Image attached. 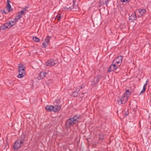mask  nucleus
I'll return each mask as SVG.
<instances>
[{"label": "nucleus", "mask_w": 151, "mask_h": 151, "mask_svg": "<svg viewBox=\"0 0 151 151\" xmlns=\"http://www.w3.org/2000/svg\"><path fill=\"white\" fill-rule=\"evenodd\" d=\"M81 116L80 114L75 115L73 117H70L66 120L65 125L67 128H70L73 125L79 122Z\"/></svg>", "instance_id": "nucleus-1"}, {"label": "nucleus", "mask_w": 151, "mask_h": 151, "mask_svg": "<svg viewBox=\"0 0 151 151\" xmlns=\"http://www.w3.org/2000/svg\"><path fill=\"white\" fill-rule=\"evenodd\" d=\"M25 67L23 65L20 64L18 66V72L19 74L17 77L19 78H23L25 75Z\"/></svg>", "instance_id": "nucleus-2"}, {"label": "nucleus", "mask_w": 151, "mask_h": 151, "mask_svg": "<svg viewBox=\"0 0 151 151\" xmlns=\"http://www.w3.org/2000/svg\"><path fill=\"white\" fill-rule=\"evenodd\" d=\"M103 77L101 75L94 77L91 81V86L92 87L97 86L100 79Z\"/></svg>", "instance_id": "nucleus-3"}, {"label": "nucleus", "mask_w": 151, "mask_h": 151, "mask_svg": "<svg viewBox=\"0 0 151 151\" xmlns=\"http://www.w3.org/2000/svg\"><path fill=\"white\" fill-rule=\"evenodd\" d=\"M123 56L120 55L116 58L113 61V63L117 65L119 67L121 64L123 60Z\"/></svg>", "instance_id": "nucleus-4"}, {"label": "nucleus", "mask_w": 151, "mask_h": 151, "mask_svg": "<svg viewBox=\"0 0 151 151\" xmlns=\"http://www.w3.org/2000/svg\"><path fill=\"white\" fill-rule=\"evenodd\" d=\"M58 63V60L53 59H50L46 63V65L47 66H51L55 65Z\"/></svg>", "instance_id": "nucleus-5"}, {"label": "nucleus", "mask_w": 151, "mask_h": 151, "mask_svg": "<svg viewBox=\"0 0 151 151\" xmlns=\"http://www.w3.org/2000/svg\"><path fill=\"white\" fill-rule=\"evenodd\" d=\"M23 143L20 141L19 140H17L14 143L13 146L14 150H17L23 146Z\"/></svg>", "instance_id": "nucleus-6"}, {"label": "nucleus", "mask_w": 151, "mask_h": 151, "mask_svg": "<svg viewBox=\"0 0 151 151\" xmlns=\"http://www.w3.org/2000/svg\"><path fill=\"white\" fill-rule=\"evenodd\" d=\"M118 66L112 62L111 65L108 68L107 72L110 73L112 71H114L118 68Z\"/></svg>", "instance_id": "nucleus-7"}, {"label": "nucleus", "mask_w": 151, "mask_h": 151, "mask_svg": "<svg viewBox=\"0 0 151 151\" xmlns=\"http://www.w3.org/2000/svg\"><path fill=\"white\" fill-rule=\"evenodd\" d=\"M135 12L140 17L146 13V10L143 9H138L136 10Z\"/></svg>", "instance_id": "nucleus-8"}, {"label": "nucleus", "mask_w": 151, "mask_h": 151, "mask_svg": "<svg viewBox=\"0 0 151 151\" xmlns=\"http://www.w3.org/2000/svg\"><path fill=\"white\" fill-rule=\"evenodd\" d=\"M108 3V0H100L99 3V6L101 7V6L104 5L107 6Z\"/></svg>", "instance_id": "nucleus-9"}, {"label": "nucleus", "mask_w": 151, "mask_h": 151, "mask_svg": "<svg viewBox=\"0 0 151 151\" xmlns=\"http://www.w3.org/2000/svg\"><path fill=\"white\" fill-rule=\"evenodd\" d=\"M61 108V106L55 105L53 106V111L55 112H57L59 111Z\"/></svg>", "instance_id": "nucleus-10"}, {"label": "nucleus", "mask_w": 151, "mask_h": 151, "mask_svg": "<svg viewBox=\"0 0 151 151\" xmlns=\"http://www.w3.org/2000/svg\"><path fill=\"white\" fill-rule=\"evenodd\" d=\"M128 98V97L125 96L123 95V96L121 97V103L122 104H125L127 101Z\"/></svg>", "instance_id": "nucleus-11"}, {"label": "nucleus", "mask_w": 151, "mask_h": 151, "mask_svg": "<svg viewBox=\"0 0 151 151\" xmlns=\"http://www.w3.org/2000/svg\"><path fill=\"white\" fill-rule=\"evenodd\" d=\"M45 109L48 111H53V106H52L47 105L45 107Z\"/></svg>", "instance_id": "nucleus-12"}, {"label": "nucleus", "mask_w": 151, "mask_h": 151, "mask_svg": "<svg viewBox=\"0 0 151 151\" xmlns=\"http://www.w3.org/2000/svg\"><path fill=\"white\" fill-rule=\"evenodd\" d=\"M136 12L132 13L131 15L129 17V19L132 20H134L136 18Z\"/></svg>", "instance_id": "nucleus-13"}, {"label": "nucleus", "mask_w": 151, "mask_h": 151, "mask_svg": "<svg viewBox=\"0 0 151 151\" xmlns=\"http://www.w3.org/2000/svg\"><path fill=\"white\" fill-rule=\"evenodd\" d=\"M25 136L24 134H22L20 137V138H19L18 140H19L20 141H21L22 143H24L25 142Z\"/></svg>", "instance_id": "nucleus-14"}, {"label": "nucleus", "mask_w": 151, "mask_h": 151, "mask_svg": "<svg viewBox=\"0 0 151 151\" xmlns=\"http://www.w3.org/2000/svg\"><path fill=\"white\" fill-rule=\"evenodd\" d=\"M9 2L10 0H7V9L9 12L13 10L10 4H9Z\"/></svg>", "instance_id": "nucleus-15"}, {"label": "nucleus", "mask_w": 151, "mask_h": 151, "mask_svg": "<svg viewBox=\"0 0 151 151\" xmlns=\"http://www.w3.org/2000/svg\"><path fill=\"white\" fill-rule=\"evenodd\" d=\"M46 73V72H41L39 74V76L40 77V79H42L45 76Z\"/></svg>", "instance_id": "nucleus-16"}, {"label": "nucleus", "mask_w": 151, "mask_h": 151, "mask_svg": "<svg viewBox=\"0 0 151 151\" xmlns=\"http://www.w3.org/2000/svg\"><path fill=\"white\" fill-rule=\"evenodd\" d=\"M131 92L129 91V90L127 89L126 90L125 93L124 94V95L125 96L128 97V98H129V97L130 96L131 94Z\"/></svg>", "instance_id": "nucleus-17"}, {"label": "nucleus", "mask_w": 151, "mask_h": 151, "mask_svg": "<svg viewBox=\"0 0 151 151\" xmlns=\"http://www.w3.org/2000/svg\"><path fill=\"white\" fill-rule=\"evenodd\" d=\"M147 83H148V81H146L145 83V84L143 86L142 90L141 91L140 94H141V93H143L145 91L147 86Z\"/></svg>", "instance_id": "nucleus-18"}, {"label": "nucleus", "mask_w": 151, "mask_h": 151, "mask_svg": "<svg viewBox=\"0 0 151 151\" xmlns=\"http://www.w3.org/2000/svg\"><path fill=\"white\" fill-rule=\"evenodd\" d=\"M73 5L71 6L72 8H73V9H72V10H73L75 11H78L79 9L78 7V6L77 5L74 6V2L73 1Z\"/></svg>", "instance_id": "nucleus-19"}, {"label": "nucleus", "mask_w": 151, "mask_h": 151, "mask_svg": "<svg viewBox=\"0 0 151 151\" xmlns=\"http://www.w3.org/2000/svg\"><path fill=\"white\" fill-rule=\"evenodd\" d=\"M10 27L9 25H8L7 22L4 24V25L3 27H2L1 29L2 30H4L8 28H10Z\"/></svg>", "instance_id": "nucleus-20"}, {"label": "nucleus", "mask_w": 151, "mask_h": 151, "mask_svg": "<svg viewBox=\"0 0 151 151\" xmlns=\"http://www.w3.org/2000/svg\"><path fill=\"white\" fill-rule=\"evenodd\" d=\"M24 12V11L23 10H21L20 12H18L16 14L18 16V17H20L21 18L22 16V14Z\"/></svg>", "instance_id": "nucleus-21"}, {"label": "nucleus", "mask_w": 151, "mask_h": 151, "mask_svg": "<svg viewBox=\"0 0 151 151\" xmlns=\"http://www.w3.org/2000/svg\"><path fill=\"white\" fill-rule=\"evenodd\" d=\"M51 37L49 36H47L46 38L44 40V42L46 43H47L48 44L50 41V40L51 39Z\"/></svg>", "instance_id": "nucleus-22"}, {"label": "nucleus", "mask_w": 151, "mask_h": 151, "mask_svg": "<svg viewBox=\"0 0 151 151\" xmlns=\"http://www.w3.org/2000/svg\"><path fill=\"white\" fill-rule=\"evenodd\" d=\"M63 8L65 9L66 10H67L68 11H71L72 10L73 8H72V7L70 6V7H67V6H64L63 7Z\"/></svg>", "instance_id": "nucleus-23"}, {"label": "nucleus", "mask_w": 151, "mask_h": 151, "mask_svg": "<svg viewBox=\"0 0 151 151\" xmlns=\"http://www.w3.org/2000/svg\"><path fill=\"white\" fill-rule=\"evenodd\" d=\"M99 138L100 140H102L104 139V135L103 134H99L98 135Z\"/></svg>", "instance_id": "nucleus-24"}, {"label": "nucleus", "mask_w": 151, "mask_h": 151, "mask_svg": "<svg viewBox=\"0 0 151 151\" xmlns=\"http://www.w3.org/2000/svg\"><path fill=\"white\" fill-rule=\"evenodd\" d=\"M33 40L34 42H39L40 41V39L36 37H33Z\"/></svg>", "instance_id": "nucleus-25"}, {"label": "nucleus", "mask_w": 151, "mask_h": 151, "mask_svg": "<svg viewBox=\"0 0 151 151\" xmlns=\"http://www.w3.org/2000/svg\"><path fill=\"white\" fill-rule=\"evenodd\" d=\"M61 19V15L60 14H58L56 17L55 19H57L58 21L60 20Z\"/></svg>", "instance_id": "nucleus-26"}, {"label": "nucleus", "mask_w": 151, "mask_h": 151, "mask_svg": "<svg viewBox=\"0 0 151 151\" xmlns=\"http://www.w3.org/2000/svg\"><path fill=\"white\" fill-rule=\"evenodd\" d=\"M21 18L18 17L17 15L16 14V17L14 19V20L16 21V22H17V21L20 19Z\"/></svg>", "instance_id": "nucleus-27"}, {"label": "nucleus", "mask_w": 151, "mask_h": 151, "mask_svg": "<svg viewBox=\"0 0 151 151\" xmlns=\"http://www.w3.org/2000/svg\"><path fill=\"white\" fill-rule=\"evenodd\" d=\"M73 97H76L78 96V93L77 92L74 91L72 94Z\"/></svg>", "instance_id": "nucleus-28"}, {"label": "nucleus", "mask_w": 151, "mask_h": 151, "mask_svg": "<svg viewBox=\"0 0 151 151\" xmlns=\"http://www.w3.org/2000/svg\"><path fill=\"white\" fill-rule=\"evenodd\" d=\"M48 44L47 43H46L45 42H43L42 45L44 47L46 48Z\"/></svg>", "instance_id": "nucleus-29"}, {"label": "nucleus", "mask_w": 151, "mask_h": 151, "mask_svg": "<svg viewBox=\"0 0 151 151\" xmlns=\"http://www.w3.org/2000/svg\"><path fill=\"white\" fill-rule=\"evenodd\" d=\"M12 25V26H14V25L16 24V23L17 22H16V21H10Z\"/></svg>", "instance_id": "nucleus-30"}, {"label": "nucleus", "mask_w": 151, "mask_h": 151, "mask_svg": "<svg viewBox=\"0 0 151 151\" xmlns=\"http://www.w3.org/2000/svg\"><path fill=\"white\" fill-rule=\"evenodd\" d=\"M129 1L130 0H121V2H126L127 3V2H129Z\"/></svg>", "instance_id": "nucleus-31"}, {"label": "nucleus", "mask_w": 151, "mask_h": 151, "mask_svg": "<svg viewBox=\"0 0 151 151\" xmlns=\"http://www.w3.org/2000/svg\"><path fill=\"white\" fill-rule=\"evenodd\" d=\"M55 102L56 104H59V103L60 102V100L59 99H57L55 100Z\"/></svg>", "instance_id": "nucleus-32"}, {"label": "nucleus", "mask_w": 151, "mask_h": 151, "mask_svg": "<svg viewBox=\"0 0 151 151\" xmlns=\"http://www.w3.org/2000/svg\"><path fill=\"white\" fill-rule=\"evenodd\" d=\"M7 23H8V25H9L10 28L12 27V24L10 21L9 22H8Z\"/></svg>", "instance_id": "nucleus-33"}, {"label": "nucleus", "mask_w": 151, "mask_h": 151, "mask_svg": "<svg viewBox=\"0 0 151 151\" xmlns=\"http://www.w3.org/2000/svg\"><path fill=\"white\" fill-rule=\"evenodd\" d=\"M28 8V7L27 6L25 7L23 9V10L24 11V12H25L26 11V10Z\"/></svg>", "instance_id": "nucleus-34"}, {"label": "nucleus", "mask_w": 151, "mask_h": 151, "mask_svg": "<svg viewBox=\"0 0 151 151\" xmlns=\"http://www.w3.org/2000/svg\"><path fill=\"white\" fill-rule=\"evenodd\" d=\"M129 114V112L128 111H127L126 112L125 114V116H127L128 115V114Z\"/></svg>", "instance_id": "nucleus-35"}, {"label": "nucleus", "mask_w": 151, "mask_h": 151, "mask_svg": "<svg viewBox=\"0 0 151 151\" xmlns=\"http://www.w3.org/2000/svg\"><path fill=\"white\" fill-rule=\"evenodd\" d=\"M80 91V89H79V88H76V92H77V91Z\"/></svg>", "instance_id": "nucleus-36"}, {"label": "nucleus", "mask_w": 151, "mask_h": 151, "mask_svg": "<svg viewBox=\"0 0 151 151\" xmlns=\"http://www.w3.org/2000/svg\"><path fill=\"white\" fill-rule=\"evenodd\" d=\"M83 88V86H81L80 89H82Z\"/></svg>", "instance_id": "nucleus-37"}, {"label": "nucleus", "mask_w": 151, "mask_h": 151, "mask_svg": "<svg viewBox=\"0 0 151 151\" xmlns=\"http://www.w3.org/2000/svg\"><path fill=\"white\" fill-rule=\"evenodd\" d=\"M4 13L5 14H6V13L5 12H4Z\"/></svg>", "instance_id": "nucleus-38"}, {"label": "nucleus", "mask_w": 151, "mask_h": 151, "mask_svg": "<svg viewBox=\"0 0 151 151\" xmlns=\"http://www.w3.org/2000/svg\"><path fill=\"white\" fill-rule=\"evenodd\" d=\"M84 93H82V94H84Z\"/></svg>", "instance_id": "nucleus-39"}, {"label": "nucleus", "mask_w": 151, "mask_h": 151, "mask_svg": "<svg viewBox=\"0 0 151 151\" xmlns=\"http://www.w3.org/2000/svg\"><path fill=\"white\" fill-rule=\"evenodd\" d=\"M5 146H6H6H7V145H5Z\"/></svg>", "instance_id": "nucleus-40"}, {"label": "nucleus", "mask_w": 151, "mask_h": 151, "mask_svg": "<svg viewBox=\"0 0 151 151\" xmlns=\"http://www.w3.org/2000/svg\"><path fill=\"white\" fill-rule=\"evenodd\" d=\"M117 101H118V102H119V101H118V100H117Z\"/></svg>", "instance_id": "nucleus-41"}, {"label": "nucleus", "mask_w": 151, "mask_h": 151, "mask_svg": "<svg viewBox=\"0 0 151 151\" xmlns=\"http://www.w3.org/2000/svg\"><path fill=\"white\" fill-rule=\"evenodd\" d=\"M117 101H118V102H119V101H118V100H117Z\"/></svg>", "instance_id": "nucleus-42"}]
</instances>
